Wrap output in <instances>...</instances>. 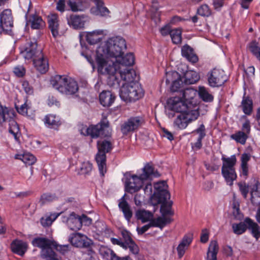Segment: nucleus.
I'll list each match as a JSON object with an SVG mask.
<instances>
[{
    "instance_id": "nucleus-52",
    "label": "nucleus",
    "mask_w": 260,
    "mask_h": 260,
    "mask_svg": "<svg viewBox=\"0 0 260 260\" xmlns=\"http://www.w3.org/2000/svg\"><path fill=\"white\" fill-rule=\"evenodd\" d=\"M121 131L124 135H126L128 133L134 131L131 124L128 123V120L123 123L121 126Z\"/></svg>"
},
{
    "instance_id": "nucleus-37",
    "label": "nucleus",
    "mask_w": 260,
    "mask_h": 260,
    "mask_svg": "<svg viewBox=\"0 0 260 260\" xmlns=\"http://www.w3.org/2000/svg\"><path fill=\"white\" fill-rule=\"evenodd\" d=\"M243 112L246 115H250L252 110V101L249 97L244 96L241 103Z\"/></svg>"
},
{
    "instance_id": "nucleus-11",
    "label": "nucleus",
    "mask_w": 260,
    "mask_h": 260,
    "mask_svg": "<svg viewBox=\"0 0 260 260\" xmlns=\"http://www.w3.org/2000/svg\"><path fill=\"white\" fill-rule=\"evenodd\" d=\"M192 92V90H186L182 94V97L175 96L170 98L167 102L168 108L179 113L189 112L186 101L189 98L187 95Z\"/></svg>"
},
{
    "instance_id": "nucleus-16",
    "label": "nucleus",
    "mask_w": 260,
    "mask_h": 260,
    "mask_svg": "<svg viewBox=\"0 0 260 260\" xmlns=\"http://www.w3.org/2000/svg\"><path fill=\"white\" fill-rule=\"evenodd\" d=\"M155 191L150 199V203L155 207L159 205L160 212L162 211V181L154 183Z\"/></svg>"
},
{
    "instance_id": "nucleus-54",
    "label": "nucleus",
    "mask_w": 260,
    "mask_h": 260,
    "mask_svg": "<svg viewBox=\"0 0 260 260\" xmlns=\"http://www.w3.org/2000/svg\"><path fill=\"white\" fill-rule=\"evenodd\" d=\"M15 108L19 114L22 115H27V110L29 108V107L28 106V105L27 104L26 102H25L20 107L18 105H15Z\"/></svg>"
},
{
    "instance_id": "nucleus-51",
    "label": "nucleus",
    "mask_w": 260,
    "mask_h": 260,
    "mask_svg": "<svg viewBox=\"0 0 260 260\" xmlns=\"http://www.w3.org/2000/svg\"><path fill=\"white\" fill-rule=\"evenodd\" d=\"M258 185V183H256L251 189V201L252 203H254L255 198H260V189H259Z\"/></svg>"
},
{
    "instance_id": "nucleus-36",
    "label": "nucleus",
    "mask_w": 260,
    "mask_h": 260,
    "mask_svg": "<svg viewBox=\"0 0 260 260\" xmlns=\"http://www.w3.org/2000/svg\"><path fill=\"white\" fill-rule=\"evenodd\" d=\"M92 164L90 162H83L76 167V171L77 172L78 174H88L92 170Z\"/></svg>"
},
{
    "instance_id": "nucleus-35",
    "label": "nucleus",
    "mask_w": 260,
    "mask_h": 260,
    "mask_svg": "<svg viewBox=\"0 0 260 260\" xmlns=\"http://www.w3.org/2000/svg\"><path fill=\"white\" fill-rule=\"evenodd\" d=\"M96 8L91 9L93 13H94L96 15H99L101 16H107L109 13V11L108 9L104 6V2L103 1L99 2L98 3L95 4Z\"/></svg>"
},
{
    "instance_id": "nucleus-28",
    "label": "nucleus",
    "mask_w": 260,
    "mask_h": 260,
    "mask_svg": "<svg viewBox=\"0 0 260 260\" xmlns=\"http://www.w3.org/2000/svg\"><path fill=\"white\" fill-rule=\"evenodd\" d=\"M69 228L73 231H77L81 228V223L79 216H76L75 214H71L67 220Z\"/></svg>"
},
{
    "instance_id": "nucleus-44",
    "label": "nucleus",
    "mask_w": 260,
    "mask_h": 260,
    "mask_svg": "<svg viewBox=\"0 0 260 260\" xmlns=\"http://www.w3.org/2000/svg\"><path fill=\"white\" fill-rule=\"evenodd\" d=\"M169 34L174 44H179L182 41L181 30L180 29H173L170 31Z\"/></svg>"
},
{
    "instance_id": "nucleus-15",
    "label": "nucleus",
    "mask_w": 260,
    "mask_h": 260,
    "mask_svg": "<svg viewBox=\"0 0 260 260\" xmlns=\"http://www.w3.org/2000/svg\"><path fill=\"white\" fill-rule=\"evenodd\" d=\"M226 81V77L223 71L214 69L208 77V83L210 86L216 87L222 85Z\"/></svg>"
},
{
    "instance_id": "nucleus-55",
    "label": "nucleus",
    "mask_w": 260,
    "mask_h": 260,
    "mask_svg": "<svg viewBox=\"0 0 260 260\" xmlns=\"http://www.w3.org/2000/svg\"><path fill=\"white\" fill-rule=\"evenodd\" d=\"M124 247H127L129 249V250L132 253L134 254H137L139 253V249L138 246L136 244L134 241L127 243V244L124 245Z\"/></svg>"
},
{
    "instance_id": "nucleus-19",
    "label": "nucleus",
    "mask_w": 260,
    "mask_h": 260,
    "mask_svg": "<svg viewBox=\"0 0 260 260\" xmlns=\"http://www.w3.org/2000/svg\"><path fill=\"white\" fill-rule=\"evenodd\" d=\"M49 28L51 31L53 37L55 38L61 35L59 31L58 16L56 14H52L48 17Z\"/></svg>"
},
{
    "instance_id": "nucleus-58",
    "label": "nucleus",
    "mask_w": 260,
    "mask_h": 260,
    "mask_svg": "<svg viewBox=\"0 0 260 260\" xmlns=\"http://www.w3.org/2000/svg\"><path fill=\"white\" fill-rule=\"evenodd\" d=\"M13 72L17 76L21 77L24 75L25 70L23 66H19L14 68Z\"/></svg>"
},
{
    "instance_id": "nucleus-53",
    "label": "nucleus",
    "mask_w": 260,
    "mask_h": 260,
    "mask_svg": "<svg viewBox=\"0 0 260 260\" xmlns=\"http://www.w3.org/2000/svg\"><path fill=\"white\" fill-rule=\"evenodd\" d=\"M238 185L239 190L244 199H246L249 192L248 186L245 182H239Z\"/></svg>"
},
{
    "instance_id": "nucleus-24",
    "label": "nucleus",
    "mask_w": 260,
    "mask_h": 260,
    "mask_svg": "<svg viewBox=\"0 0 260 260\" xmlns=\"http://www.w3.org/2000/svg\"><path fill=\"white\" fill-rule=\"evenodd\" d=\"M100 102L104 107H110L114 102L115 95L109 90H104L99 95Z\"/></svg>"
},
{
    "instance_id": "nucleus-20",
    "label": "nucleus",
    "mask_w": 260,
    "mask_h": 260,
    "mask_svg": "<svg viewBox=\"0 0 260 260\" xmlns=\"http://www.w3.org/2000/svg\"><path fill=\"white\" fill-rule=\"evenodd\" d=\"M85 18L84 15L72 14L67 17L68 23L74 29H80L84 27Z\"/></svg>"
},
{
    "instance_id": "nucleus-57",
    "label": "nucleus",
    "mask_w": 260,
    "mask_h": 260,
    "mask_svg": "<svg viewBox=\"0 0 260 260\" xmlns=\"http://www.w3.org/2000/svg\"><path fill=\"white\" fill-rule=\"evenodd\" d=\"M22 88L27 94H32L34 93V89L32 87L29 85V83L26 81H24L22 82Z\"/></svg>"
},
{
    "instance_id": "nucleus-34",
    "label": "nucleus",
    "mask_w": 260,
    "mask_h": 260,
    "mask_svg": "<svg viewBox=\"0 0 260 260\" xmlns=\"http://www.w3.org/2000/svg\"><path fill=\"white\" fill-rule=\"evenodd\" d=\"M15 158L21 160L24 164L29 166L34 164L36 161V157L29 153L23 154H16L15 156Z\"/></svg>"
},
{
    "instance_id": "nucleus-13",
    "label": "nucleus",
    "mask_w": 260,
    "mask_h": 260,
    "mask_svg": "<svg viewBox=\"0 0 260 260\" xmlns=\"http://www.w3.org/2000/svg\"><path fill=\"white\" fill-rule=\"evenodd\" d=\"M110 130L109 122L106 120H103L95 126L87 128L86 133L87 135H90L92 138L106 137L110 135L111 132Z\"/></svg>"
},
{
    "instance_id": "nucleus-60",
    "label": "nucleus",
    "mask_w": 260,
    "mask_h": 260,
    "mask_svg": "<svg viewBox=\"0 0 260 260\" xmlns=\"http://www.w3.org/2000/svg\"><path fill=\"white\" fill-rule=\"evenodd\" d=\"M55 246H53V248H54L56 249V250L59 251L62 254L65 253L69 250V245H58L55 242Z\"/></svg>"
},
{
    "instance_id": "nucleus-14",
    "label": "nucleus",
    "mask_w": 260,
    "mask_h": 260,
    "mask_svg": "<svg viewBox=\"0 0 260 260\" xmlns=\"http://www.w3.org/2000/svg\"><path fill=\"white\" fill-rule=\"evenodd\" d=\"M42 50L41 49H38V45L36 42H29L27 43L22 50L21 51V54L25 59L34 60V58L42 56Z\"/></svg>"
},
{
    "instance_id": "nucleus-49",
    "label": "nucleus",
    "mask_w": 260,
    "mask_h": 260,
    "mask_svg": "<svg viewBox=\"0 0 260 260\" xmlns=\"http://www.w3.org/2000/svg\"><path fill=\"white\" fill-rule=\"evenodd\" d=\"M128 123L131 124L133 129H137L143 123V120L140 117H133L128 119Z\"/></svg>"
},
{
    "instance_id": "nucleus-3",
    "label": "nucleus",
    "mask_w": 260,
    "mask_h": 260,
    "mask_svg": "<svg viewBox=\"0 0 260 260\" xmlns=\"http://www.w3.org/2000/svg\"><path fill=\"white\" fill-rule=\"evenodd\" d=\"M50 84L54 88L66 95L75 94L79 89L76 81L64 76L57 75L52 77L50 80Z\"/></svg>"
},
{
    "instance_id": "nucleus-62",
    "label": "nucleus",
    "mask_w": 260,
    "mask_h": 260,
    "mask_svg": "<svg viewBox=\"0 0 260 260\" xmlns=\"http://www.w3.org/2000/svg\"><path fill=\"white\" fill-rule=\"evenodd\" d=\"M53 222L52 217L51 216H47L42 217L41 219V223L43 226H49Z\"/></svg>"
},
{
    "instance_id": "nucleus-59",
    "label": "nucleus",
    "mask_w": 260,
    "mask_h": 260,
    "mask_svg": "<svg viewBox=\"0 0 260 260\" xmlns=\"http://www.w3.org/2000/svg\"><path fill=\"white\" fill-rule=\"evenodd\" d=\"M121 235L122 236V238L124 241V245L127 244V243L132 242L133 240L132 239L131 237V234L126 230H123L121 231Z\"/></svg>"
},
{
    "instance_id": "nucleus-61",
    "label": "nucleus",
    "mask_w": 260,
    "mask_h": 260,
    "mask_svg": "<svg viewBox=\"0 0 260 260\" xmlns=\"http://www.w3.org/2000/svg\"><path fill=\"white\" fill-rule=\"evenodd\" d=\"M79 219H80L81 226L82 224L88 226L91 224L92 219L84 214L81 216H79Z\"/></svg>"
},
{
    "instance_id": "nucleus-4",
    "label": "nucleus",
    "mask_w": 260,
    "mask_h": 260,
    "mask_svg": "<svg viewBox=\"0 0 260 260\" xmlns=\"http://www.w3.org/2000/svg\"><path fill=\"white\" fill-rule=\"evenodd\" d=\"M107 76V83L110 86H120L121 80L125 81L124 84H131L135 81L137 78L136 71L132 69L127 68L126 70H118L115 73H107L102 74Z\"/></svg>"
},
{
    "instance_id": "nucleus-2",
    "label": "nucleus",
    "mask_w": 260,
    "mask_h": 260,
    "mask_svg": "<svg viewBox=\"0 0 260 260\" xmlns=\"http://www.w3.org/2000/svg\"><path fill=\"white\" fill-rule=\"evenodd\" d=\"M159 174L149 164L146 165L143 169V173L140 176L133 175L130 178H126L125 182V188L127 192H133L138 191L143 186V181L152 177H157Z\"/></svg>"
},
{
    "instance_id": "nucleus-31",
    "label": "nucleus",
    "mask_w": 260,
    "mask_h": 260,
    "mask_svg": "<svg viewBox=\"0 0 260 260\" xmlns=\"http://www.w3.org/2000/svg\"><path fill=\"white\" fill-rule=\"evenodd\" d=\"M186 84L184 83L183 77H178V78L174 81L171 87V90L173 92L180 91L182 94L186 90H191L190 89L185 88L184 85Z\"/></svg>"
},
{
    "instance_id": "nucleus-56",
    "label": "nucleus",
    "mask_w": 260,
    "mask_h": 260,
    "mask_svg": "<svg viewBox=\"0 0 260 260\" xmlns=\"http://www.w3.org/2000/svg\"><path fill=\"white\" fill-rule=\"evenodd\" d=\"M150 227L155 226L159 228L160 229L162 228V218L159 217L157 218L153 219L149 222Z\"/></svg>"
},
{
    "instance_id": "nucleus-7",
    "label": "nucleus",
    "mask_w": 260,
    "mask_h": 260,
    "mask_svg": "<svg viewBox=\"0 0 260 260\" xmlns=\"http://www.w3.org/2000/svg\"><path fill=\"white\" fill-rule=\"evenodd\" d=\"M34 246L41 249V257L46 260H60L53 250V246H55V241L46 238L39 237L34 239L32 241Z\"/></svg>"
},
{
    "instance_id": "nucleus-50",
    "label": "nucleus",
    "mask_w": 260,
    "mask_h": 260,
    "mask_svg": "<svg viewBox=\"0 0 260 260\" xmlns=\"http://www.w3.org/2000/svg\"><path fill=\"white\" fill-rule=\"evenodd\" d=\"M57 199V197L55 194L47 193H44L41 197L40 203L41 205H44L48 202H52Z\"/></svg>"
},
{
    "instance_id": "nucleus-45",
    "label": "nucleus",
    "mask_w": 260,
    "mask_h": 260,
    "mask_svg": "<svg viewBox=\"0 0 260 260\" xmlns=\"http://www.w3.org/2000/svg\"><path fill=\"white\" fill-rule=\"evenodd\" d=\"M249 51L254 55L257 59L260 60V47L258 43L256 41H253L248 44Z\"/></svg>"
},
{
    "instance_id": "nucleus-48",
    "label": "nucleus",
    "mask_w": 260,
    "mask_h": 260,
    "mask_svg": "<svg viewBox=\"0 0 260 260\" xmlns=\"http://www.w3.org/2000/svg\"><path fill=\"white\" fill-rule=\"evenodd\" d=\"M152 19L156 24H159L161 22V11H158L157 7L153 4L151 8Z\"/></svg>"
},
{
    "instance_id": "nucleus-39",
    "label": "nucleus",
    "mask_w": 260,
    "mask_h": 260,
    "mask_svg": "<svg viewBox=\"0 0 260 260\" xmlns=\"http://www.w3.org/2000/svg\"><path fill=\"white\" fill-rule=\"evenodd\" d=\"M136 215L138 219H140L143 223L146 222L153 217L152 213L145 210H139L137 211Z\"/></svg>"
},
{
    "instance_id": "nucleus-47",
    "label": "nucleus",
    "mask_w": 260,
    "mask_h": 260,
    "mask_svg": "<svg viewBox=\"0 0 260 260\" xmlns=\"http://www.w3.org/2000/svg\"><path fill=\"white\" fill-rule=\"evenodd\" d=\"M197 14L201 16L208 17L211 15L212 11L207 5L204 4L197 9Z\"/></svg>"
},
{
    "instance_id": "nucleus-17",
    "label": "nucleus",
    "mask_w": 260,
    "mask_h": 260,
    "mask_svg": "<svg viewBox=\"0 0 260 260\" xmlns=\"http://www.w3.org/2000/svg\"><path fill=\"white\" fill-rule=\"evenodd\" d=\"M1 27L2 30L8 33L13 26V20L11 11L6 9L1 14L0 18Z\"/></svg>"
},
{
    "instance_id": "nucleus-26",
    "label": "nucleus",
    "mask_w": 260,
    "mask_h": 260,
    "mask_svg": "<svg viewBox=\"0 0 260 260\" xmlns=\"http://www.w3.org/2000/svg\"><path fill=\"white\" fill-rule=\"evenodd\" d=\"M181 54L183 57L192 63H195L198 60V57L193 52L192 48L187 45H185L182 47Z\"/></svg>"
},
{
    "instance_id": "nucleus-21",
    "label": "nucleus",
    "mask_w": 260,
    "mask_h": 260,
    "mask_svg": "<svg viewBox=\"0 0 260 260\" xmlns=\"http://www.w3.org/2000/svg\"><path fill=\"white\" fill-rule=\"evenodd\" d=\"M34 64L36 70L41 74L46 73L49 69V63L47 58L42 53L41 57L34 58Z\"/></svg>"
},
{
    "instance_id": "nucleus-64",
    "label": "nucleus",
    "mask_w": 260,
    "mask_h": 260,
    "mask_svg": "<svg viewBox=\"0 0 260 260\" xmlns=\"http://www.w3.org/2000/svg\"><path fill=\"white\" fill-rule=\"evenodd\" d=\"M224 0H213V5L215 9H220L224 4Z\"/></svg>"
},
{
    "instance_id": "nucleus-8",
    "label": "nucleus",
    "mask_w": 260,
    "mask_h": 260,
    "mask_svg": "<svg viewBox=\"0 0 260 260\" xmlns=\"http://www.w3.org/2000/svg\"><path fill=\"white\" fill-rule=\"evenodd\" d=\"M222 166L221 174L224 177L226 184L230 186L233 184V182L237 177L235 166L237 162L235 155H232L230 157H222Z\"/></svg>"
},
{
    "instance_id": "nucleus-63",
    "label": "nucleus",
    "mask_w": 260,
    "mask_h": 260,
    "mask_svg": "<svg viewBox=\"0 0 260 260\" xmlns=\"http://www.w3.org/2000/svg\"><path fill=\"white\" fill-rule=\"evenodd\" d=\"M111 260H131L129 256L120 257L116 255L112 250H109Z\"/></svg>"
},
{
    "instance_id": "nucleus-12",
    "label": "nucleus",
    "mask_w": 260,
    "mask_h": 260,
    "mask_svg": "<svg viewBox=\"0 0 260 260\" xmlns=\"http://www.w3.org/2000/svg\"><path fill=\"white\" fill-rule=\"evenodd\" d=\"M199 113L197 110L180 113L175 119L174 123L180 129L186 128L189 123L197 119Z\"/></svg>"
},
{
    "instance_id": "nucleus-25",
    "label": "nucleus",
    "mask_w": 260,
    "mask_h": 260,
    "mask_svg": "<svg viewBox=\"0 0 260 260\" xmlns=\"http://www.w3.org/2000/svg\"><path fill=\"white\" fill-rule=\"evenodd\" d=\"M245 222L247 223V229L250 231L251 234L256 240H258L260 238V226L249 217L245 218Z\"/></svg>"
},
{
    "instance_id": "nucleus-42",
    "label": "nucleus",
    "mask_w": 260,
    "mask_h": 260,
    "mask_svg": "<svg viewBox=\"0 0 260 260\" xmlns=\"http://www.w3.org/2000/svg\"><path fill=\"white\" fill-rule=\"evenodd\" d=\"M101 35L99 31H92L88 32L86 35V41L90 44H94L101 40L100 36Z\"/></svg>"
},
{
    "instance_id": "nucleus-18",
    "label": "nucleus",
    "mask_w": 260,
    "mask_h": 260,
    "mask_svg": "<svg viewBox=\"0 0 260 260\" xmlns=\"http://www.w3.org/2000/svg\"><path fill=\"white\" fill-rule=\"evenodd\" d=\"M69 241L72 245L77 247H88L91 244L90 240L86 236L79 233L71 234Z\"/></svg>"
},
{
    "instance_id": "nucleus-46",
    "label": "nucleus",
    "mask_w": 260,
    "mask_h": 260,
    "mask_svg": "<svg viewBox=\"0 0 260 260\" xmlns=\"http://www.w3.org/2000/svg\"><path fill=\"white\" fill-rule=\"evenodd\" d=\"M82 4V3L80 0H69L68 2V6L70 7L71 10L74 12L83 11Z\"/></svg>"
},
{
    "instance_id": "nucleus-5",
    "label": "nucleus",
    "mask_w": 260,
    "mask_h": 260,
    "mask_svg": "<svg viewBox=\"0 0 260 260\" xmlns=\"http://www.w3.org/2000/svg\"><path fill=\"white\" fill-rule=\"evenodd\" d=\"M115 62L111 61L105 68L101 66L99 68V73L105 74L107 73H115L118 70H126L130 68L135 62V57L133 53H129L124 56L120 55L119 57H116Z\"/></svg>"
},
{
    "instance_id": "nucleus-40",
    "label": "nucleus",
    "mask_w": 260,
    "mask_h": 260,
    "mask_svg": "<svg viewBox=\"0 0 260 260\" xmlns=\"http://www.w3.org/2000/svg\"><path fill=\"white\" fill-rule=\"evenodd\" d=\"M31 27L33 29H39L44 25L42 18L38 15H32L29 19Z\"/></svg>"
},
{
    "instance_id": "nucleus-1",
    "label": "nucleus",
    "mask_w": 260,
    "mask_h": 260,
    "mask_svg": "<svg viewBox=\"0 0 260 260\" xmlns=\"http://www.w3.org/2000/svg\"><path fill=\"white\" fill-rule=\"evenodd\" d=\"M126 49L125 40L122 37L117 36L109 38L101 44L96 50V63L98 72L100 66L105 68L110 62L107 60L108 57L116 58L123 55Z\"/></svg>"
},
{
    "instance_id": "nucleus-33",
    "label": "nucleus",
    "mask_w": 260,
    "mask_h": 260,
    "mask_svg": "<svg viewBox=\"0 0 260 260\" xmlns=\"http://www.w3.org/2000/svg\"><path fill=\"white\" fill-rule=\"evenodd\" d=\"M119 207L123 212L124 217L127 221H129L133 213L127 202L124 200V197L121 199L119 203Z\"/></svg>"
},
{
    "instance_id": "nucleus-32",
    "label": "nucleus",
    "mask_w": 260,
    "mask_h": 260,
    "mask_svg": "<svg viewBox=\"0 0 260 260\" xmlns=\"http://www.w3.org/2000/svg\"><path fill=\"white\" fill-rule=\"evenodd\" d=\"M7 121L9 122V132L12 134L16 141L19 140L20 135L19 128L17 123L13 118H10Z\"/></svg>"
},
{
    "instance_id": "nucleus-22",
    "label": "nucleus",
    "mask_w": 260,
    "mask_h": 260,
    "mask_svg": "<svg viewBox=\"0 0 260 260\" xmlns=\"http://www.w3.org/2000/svg\"><path fill=\"white\" fill-rule=\"evenodd\" d=\"M192 241V238L190 236L185 235L183 237L176 248L179 258H182L184 255Z\"/></svg>"
},
{
    "instance_id": "nucleus-10",
    "label": "nucleus",
    "mask_w": 260,
    "mask_h": 260,
    "mask_svg": "<svg viewBox=\"0 0 260 260\" xmlns=\"http://www.w3.org/2000/svg\"><path fill=\"white\" fill-rule=\"evenodd\" d=\"M98 152L96 155L95 159L99 167V170L102 176L106 172V153L112 149V144L109 141L106 140L98 142Z\"/></svg>"
},
{
    "instance_id": "nucleus-23",
    "label": "nucleus",
    "mask_w": 260,
    "mask_h": 260,
    "mask_svg": "<svg viewBox=\"0 0 260 260\" xmlns=\"http://www.w3.org/2000/svg\"><path fill=\"white\" fill-rule=\"evenodd\" d=\"M12 251L20 256H23L27 249V244L26 242L16 239L11 244Z\"/></svg>"
},
{
    "instance_id": "nucleus-27",
    "label": "nucleus",
    "mask_w": 260,
    "mask_h": 260,
    "mask_svg": "<svg viewBox=\"0 0 260 260\" xmlns=\"http://www.w3.org/2000/svg\"><path fill=\"white\" fill-rule=\"evenodd\" d=\"M219 251L218 243L216 241H211L207 254V260H217V254Z\"/></svg>"
},
{
    "instance_id": "nucleus-38",
    "label": "nucleus",
    "mask_w": 260,
    "mask_h": 260,
    "mask_svg": "<svg viewBox=\"0 0 260 260\" xmlns=\"http://www.w3.org/2000/svg\"><path fill=\"white\" fill-rule=\"evenodd\" d=\"M232 227L234 233L240 235L245 232L247 229V224L245 219L243 222L232 224Z\"/></svg>"
},
{
    "instance_id": "nucleus-6",
    "label": "nucleus",
    "mask_w": 260,
    "mask_h": 260,
    "mask_svg": "<svg viewBox=\"0 0 260 260\" xmlns=\"http://www.w3.org/2000/svg\"><path fill=\"white\" fill-rule=\"evenodd\" d=\"M144 91L139 82L123 84L120 90V96L125 102H135L142 98Z\"/></svg>"
},
{
    "instance_id": "nucleus-29",
    "label": "nucleus",
    "mask_w": 260,
    "mask_h": 260,
    "mask_svg": "<svg viewBox=\"0 0 260 260\" xmlns=\"http://www.w3.org/2000/svg\"><path fill=\"white\" fill-rule=\"evenodd\" d=\"M182 77L186 84H194L200 79L198 73L193 71H187Z\"/></svg>"
},
{
    "instance_id": "nucleus-9",
    "label": "nucleus",
    "mask_w": 260,
    "mask_h": 260,
    "mask_svg": "<svg viewBox=\"0 0 260 260\" xmlns=\"http://www.w3.org/2000/svg\"><path fill=\"white\" fill-rule=\"evenodd\" d=\"M168 188L167 181L164 180V226L170 224L174 221V211L172 208L173 201L171 200V193Z\"/></svg>"
},
{
    "instance_id": "nucleus-30",
    "label": "nucleus",
    "mask_w": 260,
    "mask_h": 260,
    "mask_svg": "<svg viewBox=\"0 0 260 260\" xmlns=\"http://www.w3.org/2000/svg\"><path fill=\"white\" fill-rule=\"evenodd\" d=\"M44 122L50 128H55L61 124L59 118L53 114L46 115L44 118Z\"/></svg>"
},
{
    "instance_id": "nucleus-41",
    "label": "nucleus",
    "mask_w": 260,
    "mask_h": 260,
    "mask_svg": "<svg viewBox=\"0 0 260 260\" xmlns=\"http://www.w3.org/2000/svg\"><path fill=\"white\" fill-rule=\"evenodd\" d=\"M231 138L237 142L244 145L248 138L247 134L242 131H238L231 136Z\"/></svg>"
},
{
    "instance_id": "nucleus-43",
    "label": "nucleus",
    "mask_w": 260,
    "mask_h": 260,
    "mask_svg": "<svg viewBox=\"0 0 260 260\" xmlns=\"http://www.w3.org/2000/svg\"><path fill=\"white\" fill-rule=\"evenodd\" d=\"M200 97L206 102H210L213 100V96L204 87H200L199 89Z\"/></svg>"
}]
</instances>
